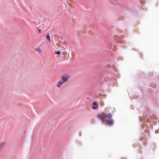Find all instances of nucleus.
Listing matches in <instances>:
<instances>
[{
  "label": "nucleus",
  "instance_id": "f8f14e48",
  "mask_svg": "<svg viewBox=\"0 0 159 159\" xmlns=\"http://www.w3.org/2000/svg\"><path fill=\"white\" fill-rule=\"evenodd\" d=\"M118 39V37L117 36H115V37H114V39L115 40V41H117V39Z\"/></svg>",
  "mask_w": 159,
  "mask_h": 159
},
{
  "label": "nucleus",
  "instance_id": "6e6552de",
  "mask_svg": "<svg viewBox=\"0 0 159 159\" xmlns=\"http://www.w3.org/2000/svg\"><path fill=\"white\" fill-rule=\"evenodd\" d=\"M35 50L38 52L39 53H40L42 52V50L39 48H37L35 49Z\"/></svg>",
  "mask_w": 159,
  "mask_h": 159
},
{
  "label": "nucleus",
  "instance_id": "423d86ee",
  "mask_svg": "<svg viewBox=\"0 0 159 159\" xmlns=\"http://www.w3.org/2000/svg\"><path fill=\"white\" fill-rule=\"evenodd\" d=\"M93 106L92 107V108L95 110L98 107V105L97 103L96 102H93Z\"/></svg>",
  "mask_w": 159,
  "mask_h": 159
},
{
  "label": "nucleus",
  "instance_id": "dca6fc26",
  "mask_svg": "<svg viewBox=\"0 0 159 159\" xmlns=\"http://www.w3.org/2000/svg\"><path fill=\"white\" fill-rule=\"evenodd\" d=\"M113 46H114V44H112Z\"/></svg>",
  "mask_w": 159,
  "mask_h": 159
},
{
  "label": "nucleus",
  "instance_id": "4468645a",
  "mask_svg": "<svg viewBox=\"0 0 159 159\" xmlns=\"http://www.w3.org/2000/svg\"><path fill=\"white\" fill-rule=\"evenodd\" d=\"M158 130H156L155 131V133L156 134L158 133Z\"/></svg>",
  "mask_w": 159,
  "mask_h": 159
},
{
  "label": "nucleus",
  "instance_id": "2eb2a0df",
  "mask_svg": "<svg viewBox=\"0 0 159 159\" xmlns=\"http://www.w3.org/2000/svg\"><path fill=\"white\" fill-rule=\"evenodd\" d=\"M64 4H65V6L66 7H67V6H66V4L65 3H64Z\"/></svg>",
  "mask_w": 159,
  "mask_h": 159
},
{
  "label": "nucleus",
  "instance_id": "ddd939ff",
  "mask_svg": "<svg viewBox=\"0 0 159 159\" xmlns=\"http://www.w3.org/2000/svg\"><path fill=\"white\" fill-rule=\"evenodd\" d=\"M37 30H38L39 31V33H40L41 32V30L40 29H39V28H38Z\"/></svg>",
  "mask_w": 159,
  "mask_h": 159
},
{
  "label": "nucleus",
  "instance_id": "1a4fd4ad",
  "mask_svg": "<svg viewBox=\"0 0 159 159\" xmlns=\"http://www.w3.org/2000/svg\"><path fill=\"white\" fill-rule=\"evenodd\" d=\"M46 38L47 40H48L49 41H51V39L50 38V36L48 34L46 35Z\"/></svg>",
  "mask_w": 159,
  "mask_h": 159
},
{
  "label": "nucleus",
  "instance_id": "f257e3e1",
  "mask_svg": "<svg viewBox=\"0 0 159 159\" xmlns=\"http://www.w3.org/2000/svg\"><path fill=\"white\" fill-rule=\"evenodd\" d=\"M98 117L105 125L111 126L114 124V121L111 118V116L110 114H106L105 113H103L98 114Z\"/></svg>",
  "mask_w": 159,
  "mask_h": 159
},
{
  "label": "nucleus",
  "instance_id": "20e7f679",
  "mask_svg": "<svg viewBox=\"0 0 159 159\" xmlns=\"http://www.w3.org/2000/svg\"><path fill=\"white\" fill-rule=\"evenodd\" d=\"M6 145V142L3 141L0 143V152L4 148Z\"/></svg>",
  "mask_w": 159,
  "mask_h": 159
},
{
  "label": "nucleus",
  "instance_id": "9b49d317",
  "mask_svg": "<svg viewBox=\"0 0 159 159\" xmlns=\"http://www.w3.org/2000/svg\"><path fill=\"white\" fill-rule=\"evenodd\" d=\"M55 53L56 54L59 55L60 54L61 52L59 51H56L55 52Z\"/></svg>",
  "mask_w": 159,
  "mask_h": 159
},
{
  "label": "nucleus",
  "instance_id": "f03ea898",
  "mask_svg": "<svg viewBox=\"0 0 159 159\" xmlns=\"http://www.w3.org/2000/svg\"><path fill=\"white\" fill-rule=\"evenodd\" d=\"M69 78V76L68 75L64 74L61 76V79L62 81H63L64 83L66 82Z\"/></svg>",
  "mask_w": 159,
  "mask_h": 159
},
{
  "label": "nucleus",
  "instance_id": "0eeeda50",
  "mask_svg": "<svg viewBox=\"0 0 159 159\" xmlns=\"http://www.w3.org/2000/svg\"><path fill=\"white\" fill-rule=\"evenodd\" d=\"M64 83L63 81H61L58 82V84H57V86L59 88L60 87V86L63 85V84Z\"/></svg>",
  "mask_w": 159,
  "mask_h": 159
},
{
  "label": "nucleus",
  "instance_id": "39448f33",
  "mask_svg": "<svg viewBox=\"0 0 159 159\" xmlns=\"http://www.w3.org/2000/svg\"><path fill=\"white\" fill-rule=\"evenodd\" d=\"M6 145V142L3 141L0 143V152L4 148Z\"/></svg>",
  "mask_w": 159,
  "mask_h": 159
},
{
  "label": "nucleus",
  "instance_id": "9d476101",
  "mask_svg": "<svg viewBox=\"0 0 159 159\" xmlns=\"http://www.w3.org/2000/svg\"><path fill=\"white\" fill-rule=\"evenodd\" d=\"M70 2H71V1L70 0H68L67 2V3L70 6H71V4H70Z\"/></svg>",
  "mask_w": 159,
  "mask_h": 159
},
{
  "label": "nucleus",
  "instance_id": "7ed1b4c3",
  "mask_svg": "<svg viewBox=\"0 0 159 159\" xmlns=\"http://www.w3.org/2000/svg\"><path fill=\"white\" fill-rule=\"evenodd\" d=\"M6 145V142L3 141L0 143V152L4 148Z\"/></svg>",
  "mask_w": 159,
  "mask_h": 159
}]
</instances>
